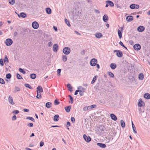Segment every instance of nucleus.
I'll list each match as a JSON object with an SVG mask.
<instances>
[{
	"label": "nucleus",
	"instance_id": "obj_62",
	"mask_svg": "<svg viewBox=\"0 0 150 150\" xmlns=\"http://www.w3.org/2000/svg\"><path fill=\"white\" fill-rule=\"evenodd\" d=\"M78 90H79L80 89H81L82 90H83L84 89V88H83L81 86H79L78 87Z\"/></svg>",
	"mask_w": 150,
	"mask_h": 150
},
{
	"label": "nucleus",
	"instance_id": "obj_59",
	"mask_svg": "<svg viewBox=\"0 0 150 150\" xmlns=\"http://www.w3.org/2000/svg\"><path fill=\"white\" fill-rule=\"evenodd\" d=\"M70 125L71 124L70 122L69 121H68L67 122V123L66 124V126L67 127H69L70 126Z\"/></svg>",
	"mask_w": 150,
	"mask_h": 150
},
{
	"label": "nucleus",
	"instance_id": "obj_1",
	"mask_svg": "<svg viewBox=\"0 0 150 150\" xmlns=\"http://www.w3.org/2000/svg\"><path fill=\"white\" fill-rule=\"evenodd\" d=\"M97 62V60L96 59L93 58L91 60L90 64L91 66L94 67L96 65Z\"/></svg>",
	"mask_w": 150,
	"mask_h": 150
},
{
	"label": "nucleus",
	"instance_id": "obj_45",
	"mask_svg": "<svg viewBox=\"0 0 150 150\" xmlns=\"http://www.w3.org/2000/svg\"><path fill=\"white\" fill-rule=\"evenodd\" d=\"M4 62L5 63L6 62H7V63L8 62V59L6 55L4 57Z\"/></svg>",
	"mask_w": 150,
	"mask_h": 150
},
{
	"label": "nucleus",
	"instance_id": "obj_17",
	"mask_svg": "<svg viewBox=\"0 0 150 150\" xmlns=\"http://www.w3.org/2000/svg\"><path fill=\"white\" fill-rule=\"evenodd\" d=\"M108 17L107 15H104L103 17V20L104 22H107L108 20Z\"/></svg>",
	"mask_w": 150,
	"mask_h": 150
},
{
	"label": "nucleus",
	"instance_id": "obj_30",
	"mask_svg": "<svg viewBox=\"0 0 150 150\" xmlns=\"http://www.w3.org/2000/svg\"><path fill=\"white\" fill-rule=\"evenodd\" d=\"M15 90L13 91V92L14 93H16L17 92H18L20 91L21 89L20 88H19L18 87L16 86L14 88Z\"/></svg>",
	"mask_w": 150,
	"mask_h": 150
},
{
	"label": "nucleus",
	"instance_id": "obj_14",
	"mask_svg": "<svg viewBox=\"0 0 150 150\" xmlns=\"http://www.w3.org/2000/svg\"><path fill=\"white\" fill-rule=\"evenodd\" d=\"M37 92H38L40 93L41 92H43V90L42 87L40 86H38L37 88Z\"/></svg>",
	"mask_w": 150,
	"mask_h": 150
},
{
	"label": "nucleus",
	"instance_id": "obj_49",
	"mask_svg": "<svg viewBox=\"0 0 150 150\" xmlns=\"http://www.w3.org/2000/svg\"><path fill=\"white\" fill-rule=\"evenodd\" d=\"M89 109V107H88H88H87V106L84 107L83 108V110L84 111H86Z\"/></svg>",
	"mask_w": 150,
	"mask_h": 150
},
{
	"label": "nucleus",
	"instance_id": "obj_22",
	"mask_svg": "<svg viewBox=\"0 0 150 150\" xmlns=\"http://www.w3.org/2000/svg\"><path fill=\"white\" fill-rule=\"evenodd\" d=\"M106 3H108L109 5H110L111 7H113L114 6L113 2L110 1H106Z\"/></svg>",
	"mask_w": 150,
	"mask_h": 150
},
{
	"label": "nucleus",
	"instance_id": "obj_38",
	"mask_svg": "<svg viewBox=\"0 0 150 150\" xmlns=\"http://www.w3.org/2000/svg\"><path fill=\"white\" fill-rule=\"evenodd\" d=\"M135 4H133L130 5L129 7L131 9H134L135 8Z\"/></svg>",
	"mask_w": 150,
	"mask_h": 150
},
{
	"label": "nucleus",
	"instance_id": "obj_9",
	"mask_svg": "<svg viewBox=\"0 0 150 150\" xmlns=\"http://www.w3.org/2000/svg\"><path fill=\"white\" fill-rule=\"evenodd\" d=\"M8 101L9 103H10L11 105H14L15 104V103L13 101L12 97L10 96H9L8 98Z\"/></svg>",
	"mask_w": 150,
	"mask_h": 150
},
{
	"label": "nucleus",
	"instance_id": "obj_4",
	"mask_svg": "<svg viewBox=\"0 0 150 150\" xmlns=\"http://www.w3.org/2000/svg\"><path fill=\"white\" fill-rule=\"evenodd\" d=\"M32 27L34 29H38L39 26V24L36 21H34L32 23Z\"/></svg>",
	"mask_w": 150,
	"mask_h": 150
},
{
	"label": "nucleus",
	"instance_id": "obj_25",
	"mask_svg": "<svg viewBox=\"0 0 150 150\" xmlns=\"http://www.w3.org/2000/svg\"><path fill=\"white\" fill-rule=\"evenodd\" d=\"M52 104L51 103L48 102L45 104V107L47 108H50L51 107Z\"/></svg>",
	"mask_w": 150,
	"mask_h": 150
},
{
	"label": "nucleus",
	"instance_id": "obj_63",
	"mask_svg": "<svg viewBox=\"0 0 150 150\" xmlns=\"http://www.w3.org/2000/svg\"><path fill=\"white\" fill-rule=\"evenodd\" d=\"M23 111L24 112H28L29 111V110L28 109L25 108L23 110Z\"/></svg>",
	"mask_w": 150,
	"mask_h": 150
},
{
	"label": "nucleus",
	"instance_id": "obj_64",
	"mask_svg": "<svg viewBox=\"0 0 150 150\" xmlns=\"http://www.w3.org/2000/svg\"><path fill=\"white\" fill-rule=\"evenodd\" d=\"M119 44L122 46V47H125V45H124V44H123V43L121 41H120V42H119Z\"/></svg>",
	"mask_w": 150,
	"mask_h": 150
},
{
	"label": "nucleus",
	"instance_id": "obj_57",
	"mask_svg": "<svg viewBox=\"0 0 150 150\" xmlns=\"http://www.w3.org/2000/svg\"><path fill=\"white\" fill-rule=\"evenodd\" d=\"M0 64L1 66H3L4 64L3 60L2 59H0Z\"/></svg>",
	"mask_w": 150,
	"mask_h": 150
},
{
	"label": "nucleus",
	"instance_id": "obj_34",
	"mask_svg": "<svg viewBox=\"0 0 150 150\" xmlns=\"http://www.w3.org/2000/svg\"><path fill=\"white\" fill-rule=\"evenodd\" d=\"M120 123L121 127L122 128L124 127H125V123L124 121L123 120H122L120 121Z\"/></svg>",
	"mask_w": 150,
	"mask_h": 150
},
{
	"label": "nucleus",
	"instance_id": "obj_60",
	"mask_svg": "<svg viewBox=\"0 0 150 150\" xmlns=\"http://www.w3.org/2000/svg\"><path fill=\"white\" fill-rule=\"evenodd\" d=\"M52 44L51 42H48V46L49 47H51L52 46Z\"/></svg>",
	"mask_w": 150,
	"mask_h": 150
},
{
	"label": "nucleus",
	"instance_id": "obj_13",
	"mask_svg": "<svg viewBox=\"0 0 150 150\" xmlns=\"http://www.w3.org/2000/svg\"><path fill=\"white\" fill-rule=\"evenodd\" d=\"M143 103L144 105V102H143L141 99H140L139 100V101L138 103V105L139 107H142L143 106Z\"/></svg>",
	"mask_w": 150,
	"mask_h": 150
},
{
	"label": "nucleus",
	"instance_id": "obj_27",
	"mask_svg": "<svg viewBox=\"0 0 150 150\" xmlns=\"http://www.w3.org/2000/svg\"><path fill=\"white\" fill-rule=\"evenodd\" d=\"M37 75L35 74H32L30 75V78L32 79H35Z\"/></svg>",
	"mask_w": 150,
	"mask_h": 150
},
{
	"label": "nucleus",
	"instance_id": "obj_47",
	"mask_svg": "<svg viewBox=\"0 0 150 150\" xmlns=\"http://www.w3.org/2000/svg\"><path fill=\"white\" fill-rule=\"evenodd\" d=\"M8 1L10 4L13 5L15 3V0H8Z\"/></svg>",
	"mask_w": 150,
	"mask_h": 150
},
{
	"label": "nucleus",
	"instance_id": "obj_12",
	"mask_svg": "<svg viewBox=\"0 0 150 150\" xmlns=\"http://www.w3.org/2000/svg\"><path fill=\"white\" fill-rule=\"evenodd\" d=\"M116 55L119 57H121L123 56V54L122 52L119 50L117 52H116Z\"/></svg>",
	"mask_w": 150,
	"mask_h": 150
},
{
	"label": "nucleus",
	"instance_id": "obj_52",
	"mask_svg": "<svg viewBox=\"0 0 150 150\" xmlns=\"http://www.w3.org/2000/svg\"><path fill=\"white\" fill-rule=\"evenodd\" d=\"M96 105H93L90 106H88V107H89V109L93 108H96Z\"/></svg>",
	"mask_w": 150,
	"mask_h": 150
},
{
	"label": "nucleus",
	"instance_id": "obj_37",
	"mask_svg": "<svg viewBox=\"0 0 150 150\" xmlns=\"http://www.w3.org/2000/svg\"><path fill=\"white\" fill-rule=\"evenodd\" d=\"M24 86L26 87L29 88V89H33L32 87H31L29 85V84H25Z\"/></svg>",
	"mask_w": 150,
	"mask_h": 150
},
{
	"label": "nucleus",
	"instance_id": "obj_21",
	"mask_svg": "<svg viewBox=\"0 0 150 150\" xmlns=\"http://www.w3.org/2000/svg\"><path fill=\"white\" fill-rule=\"evenodd\" d=\"M59 116L58 115H57L54 116V121L55 122H57L59 120Z\"/></svg>",
	"mask_w": 150,
	"mask_h": 150
},
{
	"label": "nucleus",
	"instance_id": "obj_19",
	"mask_svg": "<svg viewBox=\"0 0 150 150\" xmlns=\"http://www.w3.org/2000/svg\"><path fill=\"white\" fill-rule=\"evenodd\" d=\"M96 37L98 38H100L103 36L102 34L100 33H98L95 34Z\"/></svg>",
	"mask_w": 150,
	"mask_h": 150
},
{
	"label": "nucleus",
	"instance_id": "obj_40",
	"mask_svg": "<svg viewBox=\"0 0 150 150\" xmlns=\"http://www.w3.org/2000/svg\"><path fill=\"white\" fill-rule=\"evenodd\" d=\"M19 70L20 72L22 73L23 74H25L26 73V72L21 68H19Z\"/></svg>",
	"mask_w": 150,
	"mask_h": 150
},
{
	"label": "nucleus",
	"instance_id": "obj_58",
	"mask_svg": "<svg viewBox=\"0 0 150 150\" xmlns=\"http://www.w3.org/2000/svg\"><path fill=\"white\" fill-rule=\"evenodd\" d=\"M94 12L96 13L99 14L100 13V11L98 10H97L96 9H94Z\"/></svg>",
	"mask_w": 150,
	"mask_h": 150
},
{
	"label": "nucleus",
	"instance_id": "obj_20",
	"mask_svg": "<svg viewBox=\"0 0 150 150\" xmlns=\"http://www.w3.org/2000/svg\"><path fill=\"white\" fill-rule=\"evenodd\" d=\"M110 67L112 69H114L116 68L117 65L115 63H111L110 65Z\"/></svg>",
	"mask_w": 150,
	"mask_h": 150
},
{
	"label": "nucleus",
	"instance_id": "obj_18",
	"mask_svg": "<svg viewBox=\"0 0 150 150\" xmlns=\"http://www.w3.org/2000/svg\"><path fill=\"white\" fill-rule=\"evenodd\" d=\"M71 109V106L69 105L68 106L65 107H64V109L66 111V112H70V109Z\"/></svg>",
	"mask_w": 150,
	"mask_h": 150
},
{
	"label": "nucleus",
	"instance_id": "obj_11",
	"mask_svg": "<svg viewBox=\"0 0 150 150\" xmlns=\"http://www.w3.org/2000/svg\"><path fill=\"white\" fill-rule=\"evenodd\" d=\"M58 49V46L57 44H55L53 47V51L54 52H57Z\"/></svg>",
	"mask_w": 150,
	"mask_h": 150
},
{
	"label": "nucleus",
	"instance_id": "obj_48",
	"mask_svg": "<svg viewBox=\"0 0 150 150\" xmlns=\"http://www.w3.org/2000/svg\"><path fill=\"white\" fill-rule=\"evenodd\" d=\"M19 113V111L18 110H14L12 112V113L14 115L17 114Z\"/></svg>",
	"mask_w": 150,
	"mask_h": 150
},
{
	"label": "nucleus",
	"instance_id": "obj_32",
	"mask_svg": "<svg viewBox=\"0 0 150 150\" xmlns=\"http://www.w3.org/2000/svg\"><path fill=\"white\" fill-rule=\"evenodd\" d=\"M98 76H95L93 78L91 82V84H92L93 83L96 81V79H97Z\"/></svg>",
	"mask_w": 150,
	"mask_h": 150
},
{
	"label": "nucleus",
	"instance_id": "obj_55",
	"mask_svg": "<svg viewBox=\"0 0 150 150\" xmlns=\"http://www.w3.org/2000/svg\"><path fill=\"white\" fill-rule=\"evenodd\" d=\"M17 117L16 115H13L12 118V120L13 121L15 120H16Z\"/></svg>",
	"mask_w": 150,
	"mask_h": 150
},
{
	"label": "nucleus",
	"instance_id": "obj_46",
	"mask_svg": "<svg viewBox=\"0 0 150 150\" xmlns=\"http://www.w3.org/2000/svg\"><path fill=\"white\" fill-rule=\"evenodd\" d=\"M59 103L60 102L58 100H57V99L55 100L54 101V103L55 105H58L59 104Z\"/></svg>",
	"mask_w": 150,
	"mask_h": 150
},
{
	"label": "nucleus",
	"instance_id": "obj_10",
	"mask_svg": "<svg viewBox=\"0 0 150 150\" xmlns=\"http://www.w3.org/2000/svg\"><path fill=\"white\" fill-rule=\"evenodd\" d=\"M133 19V17L131 16H129L126 18V20L128 22H131Z\"/></svg>",
	"mask_w": 150,
	"mask_h": 150
},
{
	"label": "nucleus",
	"instance_id": "obj_43",
	"mask_svg": "<svg viewBox=\"0 0 150 150\" xmlns=\"http://www.w3.org/2000/svg\"><path fill=\"white\" fill-rule=\"evenodd\" d=\"M16 77L18 79H23V78L18 73L16 74Z\"/></svg>",
	"mask_w": 150,
	"mask_h": 150
},
{
	"label": "nucleus",
	"instance_id": "obj_3",
	"mask_svg": "<svg viewBox=\"0 0 150 150\" xmlns=\"http://www.w3.org/2000/svg\"><path fill=\"white\" fill-rule=\"evenodd\" d=\"M13 42L11 39L8 38L5 41L6 45L7 46H9L11 45L13 43Z\"/></svg>",
	"mask_w": 150,
	"mask_h": 150
},
{
	"label": "nucleus",
	"instance_id": "obj_61",
	"mask_svg": "<svg viewBox=\"0 0 150 150\" xmlns=\"http://www.w3.org/2000/svg\"><path fill=\"white\" fill-rule=\"evenodd\" d=\"M44 143L42 141L40 142V147L44 145Z\"/></svg>",
	"mask_w": 150,
	"mask_h": 150
},
{
	"label": "nucleus",
	"instance_id": "obj_31",
	"mask_svg": "<svg viewBox=\"0 0 150 150\" xmlns=\"http://www.w3.org/2000/svg\"><path fill=\"white\" fill-rule=\"evenodd\" d=\"M132 126L133 128V129L134 133L136 134L137 133V132L136 130V128L135 127L134 125L133 122L132 121Z\"/></svg>",
	"mask_w": 150,
	"mask_h": 150
},
{
	"label": "nucleus",
	"instance_id": "obj_50",
	"mask_svg": "<svg viewBox=\"0 0 150 150\" xmlns=\"http://www.w3.org/2000/svg\"><path fill=\"white\" fill-rule=\"evenodd\" d=\"M0 83L3 84H5V81L2 78H0Z\"/></svg>",
	"mask_w": 150,
	"mask_h": 150
},
{
	"label": "nucleus",
	"instance_id": "obj_15",
	"mask_svg": "<svg viewBox=\"0 0 150 150\" xmlns=\"http://www.w3.org/2000/svg\"><path fill=\"white\" fill-rule=\"evenodd\" d=\"M97 145L98 146L102 148H105L106 146L105 144L100 143H98Z\"/></svg>",
	"mask_w": 150,
	"mask_h": 150
},
{
	"label": "nucleus",
	"instance_id": "obj_41",
	"mask_svg": "<svg viewBox=\"0 0 150 150\" xmlns=\"http://www.w3.org/2000/svg\"><path fill=\"white\" fill-rule=\"evenodd\" d=\"M26 119H28V120H31V121H32L33 122H34L35 121V119H34V118H33V117H27L26 118Z\"/></svg>",
	"mask_w": 150,
	"mask_h": 150
},
{
	"label": "nucleus",
	"instance_id": "obj_51",
	"mask_svg": "<svg viewBox=\"0 0 150 150\" xmlns=\"http://www.w3.org/2000/svg\"><path fill=\"white\" fill-rule=\"evenodd\" d=\"M61 69H58L57 70V75L58 76H60V73L61 72Z\"/></svg>",
	"mask_w": 150,
	"mask_h": 150
},
{
	"label": "nucleus",
	"instance_id": "obj_56",
	"mask_svg": "<svg viewBox=\"0 0 150 150\" xmlns=\"http://www.w3.org/2000/svg\"><path fill=\"white\" fill-rule=\"evenodd\" d=\"M71 120L73 123H74L75 122V119L74 117H71Z\"/></svg>",
	"mask_w": 150,
	"mask_h": 150
},
{
	"label": "nucleus",
	"instance_id": "obj_29",
	"mask_svg": "<svg viewBox=\"0 0 150 150\" xmlns=\"http://www.w3.org/2000/svg\"><path fill=\"white\" fill-rule=\"evenodd\" d=\"M67 86L68 88V89L71 92L72 91V87L71 86V84L69 83H68L67 84Z\"/></svg>",
	"mask_w": 150,
	"mask_h": 150
},
{
	"label": "nucleus",
	"instance_id": "obj_6",
	"mask_svg": "<svg viewBox=\"0 0 150 150\" xmlns=\"http://www.w3.org/2000/svg\"><path fill=\"white\" fill-rule=\"evenodd\" d=\"M133 47L135 50L138 51L140 49L141 46L139 44L137 43L134 45Z\"/></svg>",
	"mask_w": 150,
	"mask_h": 150
},
{
	"label": "nucleus",
	"instance_id": "obj_35",
	"mask_svg": "<svg viewBox=\"0 0 150 150\" xmlns=\"http://www.w3.org/2000/svg\"><path fill=\"white\" fill-rule=\"evenodd\" d=\"M117 31L119 38L121 39L122 36V32L119 30H118Z\"/></svg>",
	"mask_w": 150,
	"mask_h": 150
},
{
	"label": "nucleus",
	"instance_id": "obj_2",
	"mask_svg": "<svg viewBox=\"0 0 150 150\" xmlns=\"http://www.w3.org/2000/svg\"><path fill=\"white\" fill-rule=\"evenodd\" d=\"M70 49L68 47H65L63 50V52L65 54H69L70 53Z\"/></svg>",
	"mask_w": 150,
	"mask_h": 150
},
{
	"label": "nucleus",
	"instance_id": "obj_36",
	"mask_svg": "<svg viewBox=\"0 0 150 150\" xmlns=\"http://www.w3.org/2000/svg\"><path fill=\"white\" fill-rule=\"evenodd\" d=\"M37 98L38 99H40L42 97L41 95V93H40L38 92H37V95L36 96Z\"/></svg>",
	"mask_w": 150,
	"mask_h": 150
},
{
	"label": "nucleus",
	"instance_id": "obj_8",
	"mask_svg": "<svg viewBox=\"0 0 150 150\" xmlns=\"http://www.w3.org/2000/svg\"><path fill=\"white\" fill-rule=\"evenodd\" d=\"M18 16L19 18L20 17L23 18H25L26 17L27 15L24 12H21L19 14H18Z\"/></svg>",
	"mask_w": 150,
	"mask_h": 150
},
{
	"label": "nucleus",
	"instance_id": "obj_54",
	"mask_svg": "<svg viewBox=\"0 0 150 150\" xmlns=\"http://www.w3.org/2000/svg\"><path fill=\"white\" fill-rule=\"evenodd\" d=\"M27 126L29 127H33V124L32 123H30L28 124Z\"/></svg>",
	"mask_w": 150,
	"mask_h": 150
},
{
	"label": "nucleus",
	"instance_id": "obj_7",
	"mask_svg": "<svg viewBox=\"0 0 150 150\" xmlns=\"http://www.w3.org/2000/svg\"><path fill=\"white\" fill-rule=\"evenodd\" d=\"M145 30V28L142 26H140L138 27L137 28V30L139 32H142Z\"/></svg>",
	"mask_w": 150,
	"mask_h": 150
},
{
	"label": "nucleus",
	"instance_id": "obj_39",
	"mask_svg": "<svg viewBox=\"0 0 150 150\" xmlns=\"http://www.w3.org/2000/svg\"><path fill=\"white\" fill-rule=\"evenodd\" d=\"M62 60L64 62H66L67 60V56L65 55H63L62 56Z\"/></svg>",
	"mask_w": 150,
	"mask_h": 150
},
{
	"label": "nucleus",
	"instance_id": "obj_53",
	"mask_svg": "<svg viewBox=\"0 0 150 150\" xmlns=\"http://www.w3.org/2000/svg\"><path fill=\"white\" fill-rule=\"evenodd\" d=\"M79 92L81 96H83V92H82L81 90H79Z\"/></svg>",
	"mask_w": 150,
	"mask_h": 150
},
{
	"label": "nucleus",
	"instance_id": "obj_44",
	"mask_svg": "<svg viewBox=\"0 0 150 150\" xmlns=\"http://www.w3.org/2000/svg\"><path fill=\"white\" fill-rule=\"evenodd\" d=\"M11 77V75L10 73L7 74L6 75V77L7 79H10Z\"/></svg>",
	"mask_w": 150,
	"mask_h": 150
},
{
	"label": "nucleus",
	"instance_id": "obj_28",
	"mask_svg": "<svg viewBox=\"0 0 150 150\" xmlns=\"http://www.w3.org/2000/svg\"><path fill=\"white\" fill-rule=\"evenodd\" d=\"M144 77V75L143 73H141L139 74L138 78L139 79L142 80Z\"/></svg>",
	"mask_w": 150,
	"mask_h": 150
},
{
	"label": "nucleus",
	"instance_id": "obj_33",
	"mask_svg": "<svg viewBox=\"0 0 150 150\" xmlns=\"http://www.w3.org/2000/svg\"><path fill=\"white\" fill-rule=\"evenodd\" d=\"M108 74L110 77L112 78L114 77V74L111 72H108Z\"/></svg>",
	"mask_w": 150,
	"mask_h": 150
},
{
	"label": "nucleus",
	"instance_id": "obj_5",
	"mask_svg": "<svg viewBox=\"0 0 150 150\" xmlns=\"http://www.w3.org/2000/svg\"><path fill=\"white\" fill-rule=\"evenodd\" d=\"M83 138L84 140L87 142H89L91 140V139L90 137L89 136H87L85 134L83 135Z\"/></svg>",
	"mask_w": 150,
	"mask_h": 150
},
{
	"label": "nucleus",
	"instance_id": "obj_16",
	"mask_svg": "<svg viewBox=\"0 0 150 150\" xmlns=\"http://www.w3.org/2000/svg\"><path fill=\"white\" fill-rule=\"evenodd\" d=\"M110 117L114 121L116 120L117 119L116 116L113 114H110Z\"/></svg>",
	"mask_w": 150,
	"mask_h": 150
},
{
	"label": "nucleus",
	"instance_id": "obj_26",
	"mask_svg": "<svg viewBox=\"0 0 150 150\" xmlns=\"http://www.w3.org/2000/svg\"><path fill=\"white\" fill-rule=\"evenodd\" d=\"M68 97L69 98L70 100V101H69V103L71 104H72L74 102L73 98L70 95H68Z\"/></svg>",
	"mask_w": 150,
	"mask_h": 150
},
{
	"label": "nucleus",
	"instance_id": "obj_24",
	"mask_svg": "<svg viewBox=\"0 0 150 150\" xmlns=\"http://www.w3.org/2000/svg\"><path fill=\"white\" fill-rule=\"evenodd\" d=\"M45 10L47 13L48 14H50L51 13L52 11L50 8H46Z\"/></svg>",
	"mask_w": 150,
	"mask_h": 150
},
{
	"label": "nucleus",
	"instance_id": "obj_23",
	"mask_svg": "<svg viewBox=\"0 0 150 150\" xmlns=\"http://www.w3.org/2000/svg\"><path fill=\"white\" fill-rule=\"evenodd\" d=\"M144 97L147 99H150V95L148 93H145L144 95Z\"/></svg>",
	"mask_w": 150,
	"mask_h": 150
},
{
	"label": "nucleus",
	"instance_id": "obj_42",
	"mask_svg": "<svg viewBox=\"0 0 150 150\" xmlns=\"http://www.w3.org/2000/svg\"><path fill=\"white\" fill-rule=\"evenodd\" d=\"M65 23L67 24L68 26L70 27L71 26V25L69 23V21L67 20V19L65 18Z\"/></svg>",
	"mask_w": 150,
	"mask_h": 150
}]
</instances>
